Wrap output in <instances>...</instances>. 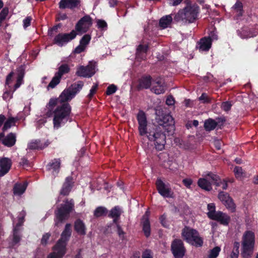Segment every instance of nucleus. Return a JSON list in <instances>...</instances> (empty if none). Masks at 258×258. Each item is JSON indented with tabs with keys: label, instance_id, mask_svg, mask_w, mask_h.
Wrapping results in <instances>:
<instances>
[{
	"label": "nucleus",
	"instance_id": "nucleus-1",
	"mask_svg": "<svg viewBox=\"0 0 258 258\" xmlns=\"http://www.w3.org/2000/svg\"><path fill=\"white\" fill-rule=\"evenodd\" d=\"M84 83L78 81L64 89L59 97L56 99H50L47 106L52 109L57 105L53 111V123L54 128H59L67 122L71 111V107L68 101L72 100L82 88Z\"/></svg>",
	"mask_w": 258,
	"mask_h": 258
},
{
	"label": "nucleus",
	"instance_id": "nucleus-2",
	"mask_svg": "<svg viewBox=\"0 0 258 258\" xmlns=\"http://www.w3.org/2000/svg\"><path fill=\"white\" fill-rule=\"evenodd\" d=\"M199 10L197 5L187 3L184 8L180 9L175 15L174 20L185 24L194 23L198 18Z\"/></svg>",
	"mask_w": 258,
	"mask_h": 258
},
{
	"label": "nucleus",
	"instance_id": "nucleus-3",
	"mask_svg": "<svg viewBox=\"0 0 258 258\" xmlns=\"http://www.w3.org/2000/svg\"><path fill=\"white\" fill-rule=\"evenodd\" d=\"M72 233L71 224L66 225L61 234L60 239L53 248V252L49 254L47 258H62L66 252V245Z\"/></svg>",
	"mask_w": 258,
	"mask_h": 258
},
{
	"label": "nucleus",
	"instance_id": "nucleus-4",
	"mask_svg": "<svg viewBox=\"0 0 258 258\" xmlns=\"http://www.w3.org/2000/svg\"><path fill=\"white\" fill-rule=\"evenodd\" d=\"M74 205L73 199H66L63 203L57 207L54 211L55 226H60L64 221L69 219L70 213L74 210Z\"/></svg>",
	"mask_w": 258,
	"mask_h": 258
},
{
	"label": "nucleus",
	"instance_id": "nucleus-5",
	"mask_svg": "<svg viewBox=\"0 0 258 258\" xmlns=\"http://www.w3.org/2000/svg\"><path fill=\"white\" fill-rule=\"evenodd\" d=\"M165 132L161 126H156L152 130H149L147 135L148 139L154 142L156 149L159 151L164 149L166 143Z\"/></svg>",
	"mask_w": 258,
	"mask_h": 258
},
{
	"label": "nucleus",
	"instance_id": "nucleus-6",
	"mask_svg": "<svg viewBox=\"0 0 258 258\" xmlns=\"http://www.w3.org/2000/svg\"><path fill=\"white\" fill-rule=\"evenodd\" d=\"M181 236L187 243L196 247H201L203 245V238L199 232L194 229L185 226L182 230Z\"/></svg>",
	"mask_w": 258,
	"mask_h": 258
},
{
	"label": "nucleus",
	"instance_id": "nucleus-7",
	"mask_svg": "<svg viewBox=\"0 0 258 258\" xmlns=\"http://www.w3.org/2000/svg\"><path fill=\"white\" fill-rule=\"evenodd\" d=\"M255 242L254 233L250 231H246L243 235L242 241V256L250 257L253 253Z\"/></svg>",
	"mask_w": 258,
	"mask_h": 258
},
{
	"label": "nucleus",
	"instance_id": "nucleus-8",
	"mask_svg": "<svg viewBox=\"0 0 258 258\" xmlns=\"http://www.w3.org/2000/svg\"><path fill=\"white\" fill-rule=\"evenodd\" d=\"M212 183L216 186H220L221 183V179L219 176L212 172H209L204 178H200L198 181L199 186L207 191L212 190Z\"/></svg>",
	"mask_w": 258,
	"mask_h": 258
},
{
	"label": "nucleus",
	"instance_id": "nucleus-9",
	"mask_svg": "<svg viewBox=\"0 0 258 258\" xmlns=\"http://www.w3.org/2000/svg\"><path fill=\"white\" fill-rule=\"evenodd\" d=\"M156 120L158 124L167 133H172L174 130V121L173 118L169 114L157 115Z\"/></svg>",
	"mask_w": 258,
	"mask_h": 258
},
{
	"label": "nucleus",
	"instance_id": "nucleus-10",
	"mask_svg": "<svg viewBox=\"0 0 258 258\" xmlns=\"http://www.w3.org/2000/svg\"><path fill=\"white\" fill-rule=\"evenodd\" d=\"M77 34L75 30H72L69 33H59L54 37L53 42L59 46H62L75 39Z\"/></svg>",
	"mask_w": 258,
	"mask_h": 258
},
{
	"label": "nucleus",
	"instance_id": "nucleus-11",
	"mask_svg": "<svg viewBox=\"0 0 258 258\" xmlns=\"http://www.w3.org/2000/svg\"><path fill=\"white\" fill-rule=\"evenodd\" d=\"M171 250L175 258H183L185 252V248L181 239H175L172 242Z\"/></svg>",
	"mask_w": 258,
	"mask_h": 258
},
{
	"label": "nucleus",
	"instance_id": "nucleus-12",
	"mask_svg": "<svg viewBox=\"0 0 258 258\" xmlns=\"http://www.w3.org/2000/svg\"><path fill=\"white\" fill-rule=\"evenodd\" d=\"M96 64L95 62L90 61L86 67L81 66L78 68L76 73V75L81 77H91L96 72Z\"/></svg>",
	"mask_w": 258,
	"mask_h": 258
},
{
	"label": "nucleus",
	"instance_id": "nucleus-13",
	"mask_svg": "<svg viewBox=\"0 0 258 258\" xmlns=\"http://www.w3.org/2000/svg\"><path fill=\"white\" fill-rule=\"evenodd\" d=\"M156 185L158 192L164 198H173V191L170 185L165 183L160 178H157Z\"/></svg>",
	"mask_w": 258,
	"mask_h": 258
},
{
	"label": "nucleus",
	"instance_id": "nucleus-14",
	"mask_svg": "<svg viewBox=\"0 0 258 258\" xmlns=\"http://www.w3.org/2000/svg\"><path fill=\"white\" fill-rule=\"evenodd\" d=\"M92 25V19L89 15H86L82 18L75 26L76 32L83 33L87 31Z\"/></svg>",
	"mask_w": 258,
	"mask_h": 258
},
{
	"label": "nucleus",
	"instance_id": "nucleus-15",
	"mask_svg": "<svg viewBox=\"0 0 258 258\" xmlns=\"http://www.w3.org/2000/svg\"><path fill=\"white\" fill-rule=\"evenodd\" d=\"M137 119L139 123L138 130L141 136L148 135L147 131V121L145 113L143 111H140L137 115Z\"/></svg>",
	"mask_w": 258,
	"mask_h": 258
},
{
	"label": "nucleus",
	"instance_id": "nucleus-16",
	"mask_svg": "<svg viewBox=\"0 0 258 258\" xmlns=\"http://www.w3.org/2000/svg\"><path fill=\"white\" fill-rule=\"evenodd\" d=\"M218 198L227 209L231 212H234L235 211V205L232 198L227 193L223 191H220L218 194Z\"/></svg>",
	"mask_w": 258,
	"mask_h": 258
},
{
	"label": "nucleus",
	"instance_id": "nucleus-17",
	"mask_svg": "<svg viewBox=\"0 0 258 258\" xmlns=\"http://www.w3.org/2000/svg\"><path fill=\"white\" fill-rule=\"evenodd\" d=\"M166 90V86L164 81L160 78L156 79L152 82L151 91L156 94H163Z\"/></svg>",
	"mask_w": 258,
	"mask_h": 258
},
{
	"label": "nucleus",
	"instance_id": "nucleus-18",
	"mask_svg": "<svg viewBox=\"0 0 258 258\" xmlns=\"http://www.w3.org/2000/svg\"><path fill=\"white\" fill-rule=\"evenodd\" d=\"M80 6L81 0H60L59 3V7L61 9L74 10L80 8Z\"/></svg>",
	"mask_w": 258,
	"mask_h": 258
},
{
	"label": "nucleus",
	"instance_id": "nucleus-19",
	"mask_svg": "<svg viewBox=\"0 0 258 258\" xmlns=\"http://www.w3.org/2000/svg\"><path fill=\"white\" fill-rule=\"evenodd\" d=\"M212 46V39L210 37H203L197 42L196 49L200 52L208 51Z\"/></svg>",
	"mask_w": 258,
	"mask_h": 258
},
{
	"label": "nucleus",
	"instance_id": "nucleus-20",
	"mask_svg": "<svg viewBox=\"0 0 258 258\" xmlns=\"http://www.w3.org/2000/svg\"><path fill=\"white\" fill-rule=\"evenodd\" d=\"M12 166L11 160L7 157L0 158V176L6 174L11 169Z\"/></svg>",
	"mask_w": 258,
	"mask_h": 258
},
{
	"label": "nucleus",
	"instance_id": "nucleus-21",
	"mask_svg": "<svg viewBox=\"0 0 258 258\" xmlns=\"http://www.w3.org/2000/svg\"><path fill=\"white\" fill-rule=\"evenodd\" d=\"M61 160L60 158H55L50 161L47 165V169L54 176L57 175L60 168Z\"/></svg>",
	"mask_w": 258,
	"mask_h": 258
},
{
	"label": "nucleus",
	"instance_id": "nucleus-22",
	"mask_svg": "<svg viewBox=\"0 0 258 258\" xmlns=\"http://www.w3.org/2000/svg\"><path fill=\"white\" fill-rule=\"evenodd\" d=\"M211 219L217 221L222 225H227L230 221V217L225 213L221 211H217V213Z\"/></svg>",
	"mask_w": 258,
	"mask_h": 258
},
{
	"label": "nucleus",
	"instance_id": "nucleus-23",
	"mask_svg": "<svg viewBox=\"0 0 258 258\" xmlns=\"http://www.w3.org/2000/svg\"><path fill=\"white\" fill-rule=\"evenodd\" d=\"M150 212L147 211L143 215L142 219L143 225V230L146 237H149L150 235V224L149 222Z\"/></svg>",
	"mask_w": 258,
	"mask_h": 258
},
{
	"label": "nucleus",
	"instance_id": "nucleus-24",
	"mask_svg": "<svg viewBox=\"0 0 258 258\" xmlns=\"http://www.w3.org/2000/svg\"><path fill=\"white\" fill-rule=\"evenodd\" d=\"M73 185V177H67L60 191V195L68 196L71 191Z\"/></svg>",
	"mask_w": 258,
	"mask_h": 258
},
{
	"label": "nucleus",
	"instance_id": "nucleus-25",
	"mask_svg": "<svg viewBox=\"0 0 258 258\" xmlns=\"http://www.w3.org/2000/svg\"><path fill=\"white\" fill-rule=\"evenodd\" d=\"M16 142V134L10 133L6 136H4L2 140V144L7 147H12L14 146Z\"/></svg>",
	"mask_w": 258,
	"mask_h": 258
},
{
	"label": "nucleus",
	"instance_id": "nucleus-26",
	"mask_svg": "<svg viewBox=\"0 0 258 258\" xmlns=\"http://www.w3.org/2000/svg\"><path fill=\"white\" fill-rule=\"evenodd\" d=\"M152 77L150 76H145L142 77L139 80V84L138 85V90L143 89H148L152 85Z\"/></svg>",
	"mask_w": 258,
	"mask_h": 258
},
{
	"label": "nucleus",
	"instance_id": "nucleus-27",
	"mask_svg": "<svg viewBox=\"0 0 258 258\" xmlns=\"http://www.w3.org/2000/svg\"><path fill=\"white\" fill-rule=\"evenodd\" d=\"M122 212H123L121 208L118 206H116L111 209V210L109 211L108 216L111 218H112L113 222L116 223Z\"/></svg>",
	"mask_w": 258,
	"mask_h": 258
},
{
	"label": "nucleus",
	"instance_id": "nucleus-28",
	"mask_svg": "<svg viewBox=\"0 0 258 258\" xmlns=\"http://www.w3.org/2000/svg\"><path fill=\"white\" fill-rule=\"evenodd\" d=\"M75 231L80 235H85L86 233V228L84 223L80 219H77L74 223Z\"/></svg>",
	"mask_w": 258,
	"mask_h": 258
},
{
	"label": "nucleus",
	"instance_id": "nucleus-29",
	"mask_svg": "<svg viewBox=\"0 0 258 258\" xmlns=\"http://www.w3.org/2000/svg\"><path fill=\"white\" fill-rule=\"evenodd\" d=\"M25 75V70L23 66H20L17 69V82L14 86V91L19 88L23 82V78Z\"/></svg>",
	"mask_w": 258,
	"mask_h": 258
},
{
	"label": "nucleus",
	"instance_id": "nucleus-30",
	"mask_svg": "<svg viewBox=\"0 0 258 258\" xmlns=\"http://www.w3.org/2000/svg\"><path fill=\"white\" fill-rule=\"evenodd\" d=\"M148 46L147 45H139L136 51V57L137 59H144L146 57V54Z\"/></svg>",
	"mask_w": 258,
	"mask_h": 258
},
{
	"label": "nucleus",
	"instance_id": "nucleus-31",
	"mask_svg": "<svg viewBox=\"0 0 258 258\" xmlns=\"http://www.w3.org/2000/svg\"><path fill=\"white\" fill-rule=\"evenodd\" d=\"M172 20L173 19L171 15L163 16L159 21V26L162 29L166 28L170 26Z\"/></svg>",
	"mask_w": 258,
	"mask_h": 258
},
{
	"label": "nucleus",
	"instance_id": "nucleus-32",
	"mask_svg": "<svg viewBox=\"0 0 258 258\" xmlns=\"http://www.w3.org/2000/svg\"><path fill=\"white\" fill-rule=\"evenodd\" d=\"M28 183L27 182H24L23 183H16L15 184L13 191L15 195H21L23 194L27 186Z\"/></svg>",
	"mask_w": 258,
	"mask_h": 258
},
{
	"label": "nucleus",
	"instance_id": "nucleus-33",
	"mask_svg": "<svg viewBox=\"0 0 258 258\" xmlns=\"http://www.w3.org/2000/svg\"><path fill=\"white\" fill-rule=\"evenodd\" d=\"M217 125L218 122L215 120L209 118L205 121L204 127L207 131H211L214 130Z\"/></svg>",
	"mask_w": 258,
	"mask_h": 258
},
{
	"label": "nucleus",
	"instance_id": "nucleus-34",
	"mask_svg": "<svg viewBox=\"0 0 258 258\" xmlns=\"http://www.w3.org/2000/svg\"><path fill=\"white\" fill-rule=\"evenodd\" d=\"M70 71V68L68 64L64 63L60 65L58 69V72L55 73L57 76L61 78L62 76L69 73Z\"/></svg>",
	"mask_w": 258,
	"mask_h": 258
},
{
	"label": "nucleus",
	"instance_id": "nucleus-35",
	"mask_svg": "<svg viewBox=\"0 0 258 258\" xmlns=\"http://www.w3.org/2000/svg\"><path fill=\"white\" fill-rule=\"evenodd\" d=\"M45 146L40 143L39 140H36L35 141L31 142L28 144V148L29 149L35 150V149H42L45 148Z\"/></svg>",
	"mask_w": 258,
	"mask_h": 258
},
{
	"label": "nucleus",
	"instance_id": "nucleus-36",
	"mask_svg": "<svg viewBox=\"0 0 258 258\" xmlns=\"http://www.w3.org/2000/svg\"><path fill=\"white\" fill-rule=\"evenodd\" d=\"M108 213L107 209L103 207H99L97 208L94 212V215L96 217L105 216Z\"/></svg>",
	"mask_w": 258,
	"mask_h": 258
},
{
	"label": "nucleus",
	"instance_id": "nucleus-37",
	"mask_svg": "<svg viewBox=\"0 0 258 258\" xmlns=\"http://www.w3.org/2000/svg\"><path fill=\"white\" fill-rule=\"evenodd\" d=\"M221 251V248L219 246H215L213 249L208 251L207 258H216Z\"/></svg>",
	"mask_w": 258,
	"mask_h": 258
},
{
	"label": "nucleus",
	"instance_id": "nucleus-38",
	"mask_svg": "<svg viewBox=\"0 0 258 258\" xmlns=\"http://www.w3.org/2000/svg\"><path fill=\"white\" fill-rule=\"evenodd\" d=\"M60 79L61 78L55 74L54 76L47 86V89L49 90V88L53 89L55 88L60 83Z\"/></svg>",
	"mask_w": 258,
	"mask_h": 258
},
{
	"label": "nucleus",
	"instance_id": "nucleus-39",
	"mask_svg": "<svg viewBox=\"0 0 258 258\" xmlns=\"http://www.w3.org/2000/svg\"><path fill=\"white\" fill-rule=\"evenodd\" d=\"M207 208L208 210L207 215L208 217L211 219L216 213H217V211L215 210V205L214 203H210L208 205Z\"/></svg>",
	"mask_w": 258,
	"mask_h": 258
},
{
	"label": "nucleus",
	"instance_id": "nucleus-40",
	"mask_svg": "<svg viewBox=\"0 0 258 258\" xmlns=\"http://www.w3.org/2000/svg\"><path fill=\"white\" fill-rule=\"evenodd\" d=\"M16 119L14 117H10L4 123L3 130L4 132L10 128L12 126L15 125Z\"/></svg>",
	"mask_w": 258,
	"mask_h": 258
},
{
	"label": "nucleus",
	"instance_id": "nucleus-41",
	"mask_svg": "<svg viewBox=\"0 0 258 258\" xmlns=\"http://www.w3.org/2000/svg\"><path fill=\"white\" fill-rule=\"evenodd\" d=\"M233 172L237 178H241L246 176L245 173L243 171L241 167L236 166L234 168Z\"/></svg>",
	"mask_w": 258,
	"mask_h": 258
},
{
	"label": "nucleus",
	"instance_id": "nucleus-42",
	"mask_svg": "<svg viewBox=\"0 0 258 258\" xmlns=\"http://www.w3.org/2000/svg\"><path fill=\"white\" fill-rule=\"evenodd\" d=\"M91 36L89 34H86L83 36L80 41V44L85 48L87 45L89 43L91 40Z\"/></svg>",
	"mask_w": 258,
	"mask_h": 258
},
{
	"label": "nucleus",
	"instance_id": "nucleus-43",
	"mask_svg": "<svg viewBox=\"0 0 258 258\" xmlns=\"http://www.w3.org/2000/svg\"><path fill=\"white\" fill-rule=\"evenodd\" d=\"M242 8V4L240 2H237L233 7L234 10L238 14L241 15V10Z\"/></svg>",
	"mask_w": 258,
	"mask_h": 258
},
{
	"label": "nucleus",
	"instance_id": "nucleus-44",
	"mask_svg": "<svg viewBox=\"0 0 258 258\" xmlns=\"http://www.w3.org/2000/svg\"><path fill=\"white\" fill-rule=\"evenodd\" d=\"M117 90V87L114 85H109L106 90V93L107 95H110L114 93Z\"/></svg>",
	"mask_w": 258,
	"mask_h": 258
},
{
	"label": "nucleus",
	"instance_id": "nucleus-45",
	"mask_svg": "<svg viewBox=\"0 0 258 258\" xmlns=\"http://www.w3.org/2000/svg\"><path fill=\"white\" fill-rule=\"evenodd\" d=\"M231 106L232 104L229 101H226L223 102L221 106V108L225 111H228L230 110Z\"/></svg>",
	"mask_w": 258,
	"mask_h": 258
},
{
	"label": "nucleus",
	"instance_id": "nucleus-46",
	"mask_svg": "<svg viewBox=\"0 0 258 258\" xmlns=\"http://www.w3.org/2000/svg\"><path fill=\"white\" fill-rule=\"evenodd\" d=\"M26 215V212L24 211H22L20 213L18 217V223L17 224V226H20L24 222V218Z\"/></svg>",
	"mask_w": 258,
	"mask_h": 258
},
{
	"label": "nucleus",
	"instance_id": "nucleus-47",
	"mask_svg": "<svg viewBox=\"0 0 258 258\" xmlns=\"http://www.w3.org/2000/svg\"><path fill=\"white\" fill-rule=\"evenodd\" d=\"M9 13V10L7 8H4L0 13V20L2 21L5 19Z\"/></svg>",
	"mask_w": 258,
	"mask_h": 258
},
{
	"label": "nucleus",
	"instance_id": "nucleus-48",
	"mask_svg": "<svg viewBox=\"0 0 258 258\" xmlns=\"http://www.w3.org/2000/svg\"><path fill=\"white\" fill-rule=\"evenodd\" d=\"M20 239L21 237L20 235L18 234L16 228H15V229H14L13 242L15 243H17L20 241Z\"/></svg>",
	"mask_w": 258,
	"mask_h": 258
},
{
	"label": "nucleus",
	"instance_id": "nucleus-49",
	"mask_svg": "<svg viewBox=\"0 0 258 258\" xmlns=\"http://www.w3.org/2000/svg\"><path fill=\"white\" fill-rule=\"evenodd\" d=\"M199 100L203 103H209L210 102V99L208 95L206 93H203L202 95L199 97Z\"/></svg>",
	"mask_w": 258,
	"mask_h": 258
},
{
	"label": "nucleus",
	"instance_id": "nucleus-50",
	"mask_svg": "<svg viewBox=\"0 0 258 258\" xmlns=\"http://www.w3.org/2000/svg\"><path fill=\"white\" fill-rule=\"evenodd\" d=\"M50 236V234L49 233H47L44 234L41 239V244L43 245H46L47 244L48 240L49 239Z\"/></svg>",
	"mask_w": 258,
	"mask_h": 258
},
{
	"label": "nucleus",
	"instance_id": "nucleus-51",
	"mask_svg": "<svg viewBox=\"0 0 258 258\" xmlns=\"http://www.w3.org/2000/svg\"><path fill=\"white\" fill-rule=\"evenodd\" d=\"M98 87L97 84L94 85L91 90H90V93L88 95V97L89 99H91V98L93 97L94 94L96 93V91L97 90Z\"/></svg>",
	"mask_w": 258,
	"mask_h": 258
},
{
	"label": "nucleus",
	"instance_id": "nucleus-52",
	"mask_svg": "<svg viewBox=\"0 0 258 258\" xmlns=\"http://www.w3.org/2000/svg\"><path fill=\"white\" fill-rule=\"evenodd\" d=\"M116 227H117V232L118 236H119V237L123 239L124 238L125 233L124 232V231L121 228L120 226L118 224L116 225Z\"/></svg>",
	"mask_w": 258,
	"mask_h": 258
},
{
	"label": "nucleus",
	"instance_id": "nucleus-53",
	"mask_svg": "<svg viewBox=\"0 0 258 258\" xmlns=\"http://www.w3.org/2000/svg\"><path fill=\"white\" fill-rule=\"evenodd\" d=\"M32 20V18L30 16L27 17L23 20V27L26 28L30 25V23Z\"/></svg>",
	"mask_w": 258,
	"mask_h": 258
},
{
	"label": "nucleus",
	"instance_id": "nucleus-54",
	"mask_svg": "<svg viewBox=\"0 0 258 258\" xmlns=\"http://www.w3.org/2000/svg\"><path fill=\"white\" fill-rule=\"evenodd\" d=\"M182 182L186 187L189 188L192 183V180L190 178H185L183 179Z\"/></svg>",
	"mask_w": 258,
	"mask_h": 258
},
{
	"label": "nucleus",
	"instance_id": "nucleus-55",
	"mask_svg": "<svg viewBox=\"0 0 258 258\" xmlns=\"http://www.w3.org/2000/svg\"><path fill=\"white\" fill-rule=\"evenodd\" d=\"M85 47L80 44L78 45L74 50V53H80L84 51L85 50Z\"/></svg>",
	"mask_w": 258,
	"mask_h": 258
},
{
	"label": "nucleus",
	"instance_id": "nucleus-56",
	"mask_svg": "<svg viewBox=\"0 0 258 258\" xmlns=\"http://www.w3.org/2000/svg\"><path fill=\"white\" fill-rule=\"evenodd\" d=\"M183 0H167L169 5L176 6L179 5Z\"/></svg>",
	"mask_w": 258,
	"mask_h": 258
},
{
	"label": "nucleus",
	"instance_id": "nucleus-57",
	"mask_svg": "<svg viewBox=\"0 0 258 258\" xmlns=\"http://www.w3.org/2000/svg\"><path fill=\"white\" fill-rule=\"evenodd\" d=\"M97 26L100 28H104L107 27V23L104 20H99L97 21Z\"/></svg>",
	"mask_w": 258,
	"mask_h": 258
},
{
	"label": "nucleus",
	"instance_id": "nucleus-58",
	"mask_svg": "<svg viewBox=\"0 0 258 258\" xmlns=\"http://www.w3.org/2000/svg\"><path fill=\"white\" fill-rule=\"evenodd\" d=\"M13 75L14 72H12L7 76L6 81V85H9L11 83Z\"/></svg>",
	"mask_w": 258,
	"mask_h": 258
},
{
	"label": "nucleus",
	"instance_id": "nucleus-59",
	"mask_svg": "<svg viewBox=\"0 0 258 258\" xmlns=\"http://www.w3.org/2000/svg\"><path fill=\"white\" fill-rule=\"evenodd\" d=\"M166 104L168 105H172L174 104V100L172 96H169L167 97L166 101Z\"/></svg>",
	"mask_w": 258,
	"mask_h": 258
},
{
	"label": "nucleus",
	"instance_id": "nucleus-60",
	"mask_svg": "<svg viewBox=\"0 0 258 258\" xmlns=\"http://www.w3.org/2000/svg\"><path fill=\"white\" fill-rule=\"evenodd\" d=\"M160 220L161 223L164 227H167L168 226V224H167V221L166 220V217L164 215H162L160 217Z\"/></svg>",
	"mask_w": 258,
	"mask_h": 258
},
{
	"label": "nucleus",
	"instance_id": "nucleus-61",
	"mask_svg": "<svg viewBox=\"0 0 258 258\" xmlns=\"http://www.w3.org/2000/svg\"><path fill=\"white\" fill-rule=\"evenodd\" d=\"M239 255V251L232 250L230 255V258H238Z\"/></svg>",
	"mask_w": 258,
	"mask_h": 258
},
{
	"label": "nucleus",
	"instance_id": "nucleus-62",
	"mask_svg": "<svg viewBox=\"0 0 258 258\" xmlns=\"http://www.w3.org/2000/svg\"><path fill=\"white\" fill-rule=\"evenodd\" d=\"M3 97L4 99L7 100L9 98H11L12 97V94L10 92L6 91L4 93Z\"/></svg>",
	"mask_w": 258,
	"mask_h": 258
},
{
	"label": "nucleus",
	"instance_id": "nucleus-63",
	"mask_svg": "<svg viewBox=\"0 0 258 258\" xmlns=\"http://www.w3.org/2000/svg\"><path fill=\"white\" fill-rule=\"evenodd\" d=\"M20 164L23 166L28 165V161L25 158H22L20 162Z\"/></svg>",
	"mask_w": 258,
	"mask_h": 258
},
{
	"label": "nucleus",
	"instance_id": "nucleus-64",
	"mask_svg": "<svg viewBox=\"0 0 258 258\" xmlns=\"http://www.w3.org/2000/svg\"><path fill=\"white\" fill-rule=\"evenodd\" d=\"M142 258H152L150 252L148 250L145 251L142 254Z\"/></svg>",
	"mask_w": 258,
	"mask_h": 258
}]
</instances>
